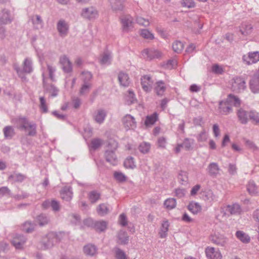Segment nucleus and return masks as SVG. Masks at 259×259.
Instances as JSON below:
<instances>
[{
	"instance_id": "f257e3e1",
	"label": "nucleus",
	"mask_w": 259,
	"mask_h": 259,
	"mask_svg": "<svg viewBox=\"0 0 259 259\" xmlns=\"http://www.w3.org/2000/svg\"><path fill=\"white\" fill-rule=\"evenodd\" d=\"M12 123L16 125V127L25 132H28V135L29 136H34L36 134V124L30 122L25 117H19L14 118L11 120Z\"/></svg>"
},
{
	"instance_id": "f03ea898",
	"label": "nucleus",
	"mask_w": 259,
	"mask_h": 259,
	"mask_svg": "<svg viewBox=\"0 0 259 259\" xmlns=\"http://www.w3.org/2000/svg\"><path fill=\"white\" fill-rule=\"evenodd\" d=\"M64 233L62 232H50L42 239L41 247L43 249L52 247L57 242L60 241L63 238Z\"/></svg>"
},
{
	"instance_id": "7ed1b4c3",
	"label": "nucleus",
	"mask_w": 259,
	"mask_h": 259,
	"mask_svg": "<svg viewBox=\"0 0 259 259\" xmlns=\"http://www.w3.org/2000/svg\"><path fill=\"white\" fill-rule=\"evenodd\" d=\"M13 66L21 79L25 78L24 73H30L33 70L32 60L29 57L25 58L22 64V68L18 63H14Z\"/></svg>"
},
{
	"instance_id": "20e7f679",
	"label": "nucleus",
	"mask_w": 259,
	"mask_h": 259,
	"mask_svg": "<svg viewBox=\"0 0 259 259\" xmlns=\"http://www.w3.org/2000/svg\"><path fill=\"white\" fill-rule=\"evenodd\" d=\"M111 145H112V150H107L105 153V156L107 161L115 165L117 163V160L114 151L118 147V144L116 142L113 141L108 144V148Z\"/></svg>"
},
{
	"instance_id": "39448f33",
	"label": "nucleus",
	"mask_w": 259,
	"mask_h": 259,
	"mask_svg": "<svg viewBox=\"0 0 259 259\" xmlns=\"http://www.w3.org/2000/svg\"><path fill=\"white\" fill-rule=\"evenodd\" d=\"M142 55L147 60L159 59L161 57L162 54L158 50L154 48H147L142 52Z\"/></svg>"
},
{
	"instance_id": "423d86ee",
	"label": "nucleus",
	"mask_w": 259,
	"mask_h": 259,
	"mask_svg": "<svg viewBox=\"0 0 259 259\" xmlns=\"http://www.w3.org/2000/svg\"><path fill=\"white\" fill-rule=\"evenodd\" d=\"M123 31L128 32L133 28V19L130 15H123L120 18Z\"/></svg>"
},
{
	"instance_id": "0eeeda50",
	"label": "nucleus",
	"mask_w": 259,
	"mask_h": 259,
	"mask_svg": "<svg viewBox=\"0 0 259 259\" xmlns=\"http://www.w3.org/2000/svg\"><path fill=\"white\" fill-rule=\"evenodd\" d=\"M14 20V17L10 11L7 9H3L0 13V25L10 24Z\"/></svg>"
},
{
	"instance_id": "6e6552de",
	"label": "nucleus",
	"mask_w": 259,
	"mask_h": 259,
	"mask_svg": "<svg viewBox=\"0 0 259 259\" xmlns=\"http://www.w3.org/2000/svg\"><path fill=\"white\" fill-rule=\"evenodd\" d=\"M59 64L63 72L70 73L72 71V64L66 55H62L59 58Z\"/></svg>"
},
{
	"instance_id": "1a4fd4ad",
	"label": "nucleus",
	"mask_w": 259,
	"mask_h": 259,
	"mask_svg": "<svg viewBox=\"0 0 259 259\" xmlns=\"http://www.w3.org/2000/svg\"><path fill=\"white\" fill-rule=\"evenodd\" d=\"M242 60L247 65L256 63L259 61V52L255 51L249 52L247 55L243 56Z\"/></svg>"
},
{
	"instance_id": "9d476101",
	"label": "nucleus",
	"mask_w": 259,
	"mask_h": 259,
	"mask_svg": "<svg viewBox=\"0 0 259 259\" xmlns=\"http://www.w3.org/2000/svg\"><path fill=\"white\" fill-rule=\"evenodd\" d=\"M233 111L232 107L230 106L227 100H222L219 103V112L222 115H227Z\"/></svg>"
},
{
	"instance_id": "9b49d317",
	"label": "nucleus",
	"mask_w": 259,
	"mask_h": 259,
	"mask_svg": "<svg viewBox=\"0 0 259 259\" xmlns=\"http://www.w3.org/2000/svg\"><path fill=\"white\" fill-rule=\"evenodd\" d=\"M107 115V112L106 110L99 109L94 112L93 118L96 123L101 124L104 122Z\"/></svg>"
},
{
	"instance_id": "f8f14e48",
	"label": "nucleus",
	"mask_w": 259,
	"mask_h": 259,
	"mask_svg": "<svg viewBox=\"0 0 259 259\" xmlns=\"http://www.w3.org/2000/svg\"><path fill=\"white\" fill-rule=\"evenodd\" d=\"M210 239L213 243L222 247H225L228 242V238L224 235L220 234L211 235Z\"/></svg>"
},
{
	"instance_id": "ddd939ff",
	"label": "nucleus",
	"mask_w": 259,
	"mask_h": 259,
	"mask_svg": "<svg viewBox=\"0 0 259 259\" xmlns=\"http://www.w3.org/2000/svg\"><path fill=\"white\" fill-rule=\"evenodd\" d=\"M57 29L59 35L64 37L68 33L69 25L64 20H60L57 23Z\"/></svg>"
},
{
	"instance_id": "4468645a",
	"label": "nucleus",
	"mask_w": 259,
	"mask_h": 259,
	"mask_svg": "<svg viewBox=\"0 0 259 259\" xmlns=\"http://www.w3.org/2000/svg\"><path fill=\"white\" fill-rule=\"evenodd\" d=\"M237 116L239 122L243 124L247 123L249 120V111H246L242 108H240L237 110Z\"/></svg>"
},
{
	"instance_id": "2eb2a0df",
	"label": "nucleus",
	"mask_w": 259,
	"mask_h": 259,
	"mask_svg": "<svg viewBox=\"0 0 259 259\" xmlns=\"http://www.w3.org/2000/svg\"><path fill=\"white\" fill-rule=\"evenodd\" d=\"M97 15V11L93 7L84 8L82 10L81 16L84 18L91 19L95 18Z\"/></svg>"
},
{
	"instance_id": "dca6fc26",
	"label": "nucleus",
	"mask_w": 259,
	"mask_h": 259,
	"mask_svg": "<svg viewBox=\"0 0 259 259\" xmlns=\"http://www.w3.org/2000/svg\"><path fill=\"white\" fill-rule=\"evenodd\" d=\"M122 122L127 130L134 129L136 127L135 118L131 115L127 114L124 116L122 119Z\"/></svg>"
},
{
	"instance_id": "f3484780",
	"label": "nucleus",
	"mask_w": 259,
	"mask_h": 259,
	"mask_svg": "<svg viewBox=\"0 0 259 259\" xmlns=\"http://www.w3.org/2000/svg\"><path fill=\"white\" fill-rule=\"evenodd\" d=\"M206 256L209 259H221L222 254L219 250H215L214 247H207L205 249Z\"/></svg>"
},
{
	"instance_id": "a211bd4d",
	"label": "nucleus",
	"mask_w": 259,
	"mask_h": 259,
	"mask_svg": "<svg viewBox=\"0 0 259 259\" xmlns=\"http://www.w3.org/2000/svg\"><path fill=\"white\" fill-rule=\"evenodd\" d=\"M26 242V238L22 235L17 234L12 241V244L16 249H21Z\"/></svg>"
},
{
	"instance_id": "6ab92c4d",
	"label": "nucleus",
	"mask_w": 259,
	"mask_h": 259,
	"mask_svg": "<svg viewBox=\"0 0 259 259\" xmlns=\"http://www.w3.org/2000/svg\"><path fill=\"white\" fill-rule=\"evenodd\" d=\"M220 170L218 163L215 162L210 163L207 168L208 175L212 177H216L219 174Z\"/></svg>"
},
{
	"instance_id": "aec40b11",
	"label": "nucleus",
	"mask_w": 259,
	"mask_h": 259,
	"mask_svg": "<svg viewBox=\"0 0 259 259\" xmlns=\"http://www.w3.org/2000/svg\"><path fill=\"white\" fill-rule=\"evenodd\" d=\"M226 100L231 106H233L236 107H239L241 104V100L237 96L232 94L228 95Z\"/></svg>"
},
{
	"instance_id": "412c9836",
	"label": "nucleus",
	"mask_w": 259,
	"mask_h": 259,
	"mask_svg": "<svg viewBox=\"0 0 259 259\" xmlns=\"http://www.w3.org/2000/svg\"><path fill=\"white\" fill-rule=\"evenodd\" d=\"M125 0H109L111 8L114 11H122L124 8L123 3Z\"/></svg>"
},
{
	"instance_id": "4be33fe9",
	"label": "nucleus",
	"mask_w": 259,
	"mask_h": 259,
	"mask_svg": "<svg viewBox=\"0 0 259 259\" xmlns=\"http://www.w3.org/2000/svg\"><path fill=\"white\" fill-rule=\"evenodd\" d=\"M61 198L66 201H70L72 198V192L70 187H64L60 192Z\"/></svg>"
},
{
	"instance_id": "5701e85b",
	"label": "nucleus",
	"mask_w": 259,
	"mask_h": 259,
	"mask_svg": "<svg viewBox=\"0 0 259 259\" xmlns=\"http://www.w3.org/2000/svg\"><path fill=\"white\" fill-rule=\"evenodd\" d=\"M26 179V176L22 174L14 172L8 177V180L14 182L21 183Z\"/></svg>"
},
{
	"instance_id": "b1692460",
	"label": "nucleus",
	"mask_w": 259,
	"mask_h": 259,
	"mask_svg": "<svg viewBox=\"0 0 259 259\" xmlns=\"http://www.w3.org/2000/svg\"><path fill=\"white\" fill-rule=\"evenodd\" d=\"M188 209L194 214H196L201 210V206L199 203L194 201L190 202L188 206Z\"/></svg>"
},
{
	"instance_id": "393cba45",
	"label": "nucleus",
	"mask_w": 259,
	"mask_h": 259,
	"mask_svg": "<svg viewBox=\"0 0 259 259\" xmlns=\"http://www.w3.org/2000/svg\"><path fill=\"white\" fill-rule=\"evenodd\" d=\"M226 211L231 214H239L241 211V208L238 203L228 205L226 207Z\"/></svg>"
},
{
	"instance_id": "a878e982",
	"label": "nucleus",
	"mask_w": 259,
	"mask_h": 259,
	"mask_svg": "<svg viewBox=\"0 0 259 259\" xmlns=\"http://www.w3.org/2000/svg\"><path fill=\"white\" fill-rule=\"evenodd\" d=\"M235 235L237 238L243 243H248L250 241L249 236L242 231H237Z\"/></svg>"
},
{
	"instance_id": "bb28decb",
	"label": "nucleus",
	"mask_w": 259,
	"mask_h": 259,
	"mask_svg": "<svg viewBox=\"0 0 259 259\" xmlns=\"http://www.w3.org/2000/svg\"><path fill=\"white\" fill-rule=\"evenodd\" d=\"M112 60V56L111 53L105 52L101 56L100 63L102 65H109L111 64Z\"/></svg>"
},
{
	"instance_id": "cd10ccee",
	"label": "nucleus",
	"mask_w": 259,
	"mask_h": 259,
	"mask_svg": "<svg viewBox=\"0 0 259 259\" xmlns=\"http://www.w3.org/2000/svg\"><path fill=\"white\" fill-rule=\"evenodd\" d=\"M124 99L126 104L128 105L133 104L137 102V98L135 94L132 90H129L127 91V94L125 95Z\"/></svg>"
},
{
	"instance_id": "c85d7f7f",
	"label": "nucleus",
	"mask_w": 259,
	"mask_h": 259,
	"mask_svg": "<svg viewBox=\"0 0 259 259\" xmlns=\"http://www.w3.org/2000/svg\"><path fill=\"white\" fill-rule=\"evenodd\" d=\"M31 21L35 29L41 28L43 26V21L40 16L33 15L31 17Z\"/></svg>"
},
{
	"instance_id": "c756f323",
	"label": "nucleus",
	"mask_w": 259,
	"mask_h": 259,
	"mask_svg": "<svg viewBox=\"0 0 259 259\" xmlns=\"http://www.w3.org/2000/svg\"><path fill=\"white\" fill-rule=\"evenodd\" d=\"M245 82H232V89L234 92L240 93L246 89Z\"/></svg>"
},
{
	"instance_id": "7c9ffc66",
	"label": "nucleus",
	"mask_w": 259,
	"mask_h": 259,
	"mask_svg": "<svg viewBox=\"0 0 259 259\" xmlns=\"http://www.w3.org/2000/svg\"><path fill=\"white\" fill-rule=\"evenodd\" d=\"M97 211L100 215L104 216L110 212V209L107 204L102 203L98 206Z\"/></svg>"
},
{
	"instance_id": "2f4dec72",
	"label": "nucleus",
	"mask_w": 259,
	"mask_h": 259,
	"mask_svg": "<svg viewBox=\"0 0 259 259\" xmlns=\"http://www.w3.org/2000/svg\"><path fill=\"white\" fill-rule=\"evenodd\" d=\"M97 247L92 244H89L84 246L83 251L85 254L90 256H93L97 253Z\"/></svg>"
},
{
	"instance_id": "473e14b6",
	"label": "nucleus",
	"mask_w": 259,
	"mask_h": 259,
	"mask_svg": "<svg viewBox=\"0 0 259 259\" xmlns=\"http://www.w3.org/2000/svg\"><path fill=\"white\" fill-rule=\"evenodd\" d=\"M119 242L121 244H126L128 242V236L125 231H120L117 235Z\"/></svg>"
},
{
	"instance_id": "72a5a7b5",
	"label": "nucleus",
	"mask_w": 259,
	"mask_h": 259,
	"mask_svg": "<svg viewBox=\"0 0 259 259\" xmlns=\"http://www.w3.org/2000/svg\"><path fill=\"white\" fill-rule=\"evenodd\" d=\"M158 119V114L156 112L146 117L145 124L148 126L154 124Z\"/></svg>"
},
{
	"instance_id": "f704fd0d",
	"label": "nucleus",
	"mask_w": 259,
	"mask_h": 259,
	"mask_svg": "<svg viewBox=\"0 0 259 259\" xmlns=\"http://www.w3.org/2000/svg\"><path fill=\"white\" fill-rule=\"evenodd\" d=\"M169 226V223L167 221H164L162 222L160 228V231L159 233L160 238H164L166 237Z\"/></svg>"
},
{
	"instance_id": "c9c22d12",
	"label": "nucleus",
	"mask_w": 259,
	"mask_h": 259,
	"mask_svg": "<svg viewBox=\"0 0 259 259\" xmlns=\"http://www.w3.org/2000/svg\"><path fill=\"white\" fill-rule=\"evenodd\" d=\"M4 137L6 139H11L15 135V131L12 126H6L3 129Z\"/></svg>"
},
{
	"instance_id": "e433bc0d",
	"label": "nucleus",
	"mask_w": 259,
	"mask_h": 259,
	"mask_svg": "<svg viewBox=\"0 0 259 259\" xmlns=\"http://www.w3.org/2000/svg\"><path fill=\"white\" fill-rule=\"evenodd\" d=\"M107 226V222L104 221H100L96 222L94 224V228L99 232L104 231Z\"/></svg>"
},
{
	"instance_id": "4c0bfd02",
	"label": "nucleus",
	"mask_w": 259,
	"mask_h": 259,
	"mask_svg": "<svg viewBox=\"0 0 259 259\" xmlns=\"http://www.w3.org/2000/svg\"><path fill=\"white\" fill-rule=\"evenodd\" d=\"M151 148V144L146 142L141 143L139 146V151L143 154L149 153Z\"/></svg>"
},
{
	"instance_id": "58836bf2",
	"label": "nucleus",
	"mask_w": 259,
	"mask_h": 259,
	"mask_svg": "<svg viewBox=\"0 0 259 259\" xmlns=\"http://www.w3.org/2000/svg\"><path fill=\"white\" fill-rule=\"evenodd\" d=\"M103 144V140L99 138L93 139L91 141L90 148L92 150H96L98 149Z\"/></svg>"
},
{
	"instance_id": "ea45409f",
	"label": "nucleus",
	"mask_w": 259,
	"mask_h": 259,
	"mask_svg": "<svg viewBox=\"0 0 259 259\" xmlns=\"http://www.w3.org/2000/svg\"><path fill=\"white\" fill-rule=\"evenodd\" d=\"M165 86L164 85V82H157L155 90L158 95H162L165 91Z\"/></svg>"
},
{
	"instance_id": "a19ab883",
	"label": "nucleus",
	"mask_w": 259,
	"mask_h": 259,
	"mask_svg": "<svg viewBox=\"0 0 259 259\" xmlns=\"http://www.w3.org/2000/svg\"><path fill=\"white\" fill-rule=\"evenodd\" d=\"M194 140L192 139L185 138L181 144L183 145V147L186 150H190L192 149V145H193Z\"/></svg>"
},
{
	"instance_id": "79ce46f5",
	"label": "nucleus",
	"mask_w": 259,
	"mask_h": 259,
	"mask_svg": "<svg viewBox=\"0 0 259 259\" xmlns=\"http://www.w3.org/2000/svg\"><path fill=\"white\" fill-rule=\"evenodd\" d=\"M124 165L126 168L133 169L136 167V165L133 157L130 156L126 158L124 162Z\"/></svg>"
},
{
	"instance_id": "37998d69",
	"label": "nucleus",
	"mask_w": 259,
	"mask_h": 259,
	"mask_svg": "<svg viewBox=\"0 0 259 259\" xmlns=\"http://www.w3.org/2000/svg\"><path fill=\"white\" fill-rule=\"evenodd\" d=\"M47 70L49 73V79L53 80L55 79V73L56 70V67L50 64L47 63Z\"/></svg>"
},
{
	"instance_id": "c03bdc74",
	"label": "nucleus",
	"mask_w": 259,
	"mask_h": 259,
	"mask_svg": "<svg viewBox=\"0 0 259 259\" xmlns=\"http://www.w3.org/2000/svg\"><path fill=\"white\" fill-rule=\"evenodd\" d=\"M37 222L40 226H43L48 224L49 218L45 214H41L37 217Z\"/></svg>"
},
{
	"instance_id": "a18cd8bd",
	"label": "nucleus",
	"mask_w": 259,
	"mask_h": 259,
	"mask_svg": "<svg viewBox=\"0 0 259 259\" xmlns=\"http://www.w3.org/2000/svg\"><path fill=\"white\" fill-rule=\"evenodd\" d=\"M164 205L168 209H172L176 206V200L175 198H168L165 200Z\"/></svg>"
},
{
	"instance_id": "49530a36",
	"label": "nucleus",
	"mask_w": 259,
	"mask_h": 259,
	"mask_svg": "<svg viewBox=\"0 0 259 259\" xmlns=\"http://www.w3.org/2000/svg\"><path fill=\"white\" fill-rule=\"evenodd\" d=\"M247 189L248 192L251 195H254L257 193V187L253 181H249L247 186Z\"/></svg>"
},
{
	"instance_id": "de8ad7c7",
	"label": "nucleus",
	"mask_w": 259,
	"mask_h": 259,
	"mask_svg": "<svg viewBox=\"0 0 259 259\" xmlns=\"http://www.w3.org/2000/svg\"><path fill=\"white\" fill-rule=\"evenodd\" d=\"M100 194L97 191H93L89 193V198L92 203H95L100 199Z\"/></svg>"
},
{
	"instance_id": "09e8293b",
	"label": "nucleus",
	"mask_w": 259,
	"mask_h": 259,
	"mask_svg": "<svg viewBox=\"0 0 259 259\" xmlns=\"http://www.w3.org/2000/svg\"><path fill=\"white\" fill-rule=\"evenodd\" d=\"M172 47L174 52L180 53L184 49V44L180 41H176L173 43Z\"/></svg>"
},
{
	"instance_id": "8fccbe9b",
	"label": "nucleus",
	"mask_w": 259,
	"mask_h": 259,
	"mask_svg": "<svg viewBox=\"0 0 259 259\" xmlns=\"http://www.w3.org/2000/svg\"><path fill=\"white\" fill-rule=\"evenodd\" d=\"M34 228V224L31 222L27 221L24 223L22 229L27 233L31 232Z\"/></svg>"
},
{
	"instance_id": "3c124183",
	"label": "nucleus",
	"mask_w": 259,
	"mask_h": 259,
	"mask_svg": "<svg viewBox=\"0 0 259 259\" xmlns=\"http://www.w3.org/2000/svg\"><path fill=\"white\" fill-rule=\"evenodd\" d=\"M178 180L180 181V183L182 185L187 183L188 181V176L187 172L184 171H180L178 175Z\"/></svg>"
},
{
	"instance_id": "603ef678",
	"label": "nucleus",
	"mask_w": 259,
	"mask_h": 259,
	"mask_svg": "<svg viewBox=\"0 0 259 259\" xmlns=\"http://www.w3.org/2000/svg\"><path fill=\"white\" fill-rule=\"evenodd\" d=\"M249 119L255 123H259V114L254 111H249Z\"/></svg>"
},
{
	"instance_id": "864d4df0",
	"label": "nucleus",
	"mask_w": 259,
	"mask_h": 259,
	"mask_svg": "<svg viewBox=\"0 0 259 259\" xmlns=\"http://www.w3.org/2000/svg\"><path fill=\"white\" fill-rule=\"evenodd\" d=\"M114 177L116 181L119 182H123L126 181V176L121 172L116 171L114 174Z\"/></svg>"
},
{
	"instance_id": "5fc2aeb1",
	"label": "nucleus",
	"mask_w": 259,
	"mask_h": 259,
	"mask_svg": "<svg viewBox=\"0 0 259 259\" xmlns=\"http://www.w3.org/2000/svg\"><path fill=\"white\" fill-rule=\"evenodd\" d=\"M115 257L116 259H127L125 252L119 248L115 250Z\"/></svg>"
},
{
	"instance_id": "6e6d98bb",
	"label": "nucleus",
	"mask_w": 259,
	"mask_h": 259,
	"mask_svg": "<svg viewBox=\"0 0 259 259\" xmlns=\"http://www.w3.org/2000/svg\"><path fill=\"white\" fill-rule=\"evenodd\" d=\"M141 35L144 38L149 39L151 40L153 39L154 37L153 34L147 29L142 30L141 32Z\"/></svg>"
},
{
	"instance_id": "4d7b16f0",
	"label": "nucleus",
	"mask_w": 259,
	"mask_h": 259,
	"mask_svg": "<svg viewBox=\"0 0 259 259\" xmlns=\"http://www.w3.org/2000/svg\"><path fill=\"white\" fill-rule=\"evenodd\" d=\"M92 78V74L88 71H83L80 74V78L83 81H89Z\"/></svg>"
},
{
	"instance_id": "13d9d810",
	"label": "nucleus",
	"mask_w": 259,
	"mask_h": 259,
	"mask_svg": "<svg viewBox=\"0 0 259 259\" xmlns=\"http://www.w3.org/2000/svg\"><path fill=\"white\" fill-rule=\"evenodd\" d=\"M137 23L140 25L147 27L149 26L150 23L148 19H145L141 17H138L136 19Z\"/></svg>"
},
{
	"instance_id": "bf43d9fd",
	"label": "nucleus",
	"mask_w": 259,
	"mask_h": 259,
	"mask_svg": "<svg viewBox=\"0 0 259 259\" xmlns=\"http://www.w3.org/2000/svg\"><path fill=\"white\" fill-rule=\"evenodd\" d=\"M182 5L183 7L192 8L195 7V3L193 0H182Z\"/></svg>"
},
{
	"instance_id": "052dcab7",
	"label": "nucleus",
	"mask_w": 259,
	"mask_h": 259,
	"mask_svg": "<svg viewBox=\"0 0 259 259\" xmlns=\"http://www.w3.org/2000/svg\"><path fill=\"white\" fill-rule=\"evenodd\" d=\"M249 87L252 93H259V82H250Z\"/></svg>"
},
{
	"instance_id": "680f3d73",
	"label": "nucleus",
	"mask_w": 259,
	"mask_h": 259,
	"mask_svg": "<svg viewBox=\"0 0 259 259\" xmlns=\"http://www.w3.org/2000/svg\"><path fill=\"white\" fill-rule=\"evenodd\" d=\"M244 141H245V145L248 148L250 149L251 150H252L254 151L258 150L257 147L255 145V144L253 142L249 140H247V139H245Z\"/></svg>"
},
{
	"instance_id": "e2e57ef3",
	"label": "nucleus",
	"mask_w": 259,
	"mask_h": 259,
	"mask_svg": "<svg viewBox=\"0 0 259 259\" xmlns=\"http://www.w3.org/2000/svg\"><path fill=\"white\" fill-rule=\"evenodd\" d=\"M40 100V108L44 113L48 112V108L46 103V100L44 97L39 98Z\"/></svg>"
},
{
	"instance_id": "0e129e2a",
	"label": "nucleus",
	"mask_w": 259,
	"mask_h": 259,
	"mask_svg": "<svg viewBox=\"0 0 259 259\" xmlns=\"http://www.w3.org/2000/svg\"><path fill=\"white\" fill-rule=\"evenodd\" d=\"M166 145V139L164 137H160L158 139L157 145L161 148H165Z\"/></svg>"
},
{
	"instance_id": "69168bd1",
	"label": "nucleus",
	"mask_w": 259,
	"mask_h": 259,
	"mask_svg": "<svg viewBox=\"0 0 259 259\" xmlns=\"http://www.w3.org/2000/svg\"><path fill=\"white\" fill-rule=\"evenodd\" d=\"M129 79L128 75L125 72L120 71L118 74V81H127Z\"/></svg>"
},
{
	"instance_id": "338daca9",
	"label": "nucleus",
	"mask_w": 259,
	"mask_h": 259,
	"mask_svg": "<svg viewBox=\"0 0 259 259\" xmlns=\"http://www.w3.org/2000/svg\"><path fill=\"white\" fill-rule=\"evenodd\" d=\"M51 207L54 211H58L60 210V203L55 199L51 200Z\"/></svg>"
},
{
	"instance_id": "774afa93",
	"label": "nucleus",
	"mask_w": 259,
	"mask_h": 259,
	"mask_svg": "<svg viewBox=\"0 0 259 259\" xmlns=\"http://www.w3.org/2000/svg\"><path fill=\"white\" fill-rule=\"evenodd\" d=\"M177 61L175 59L169 60L165 64V67L171 69L177 66Z\"/></svg>"
}]
</instances>
